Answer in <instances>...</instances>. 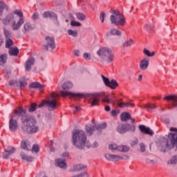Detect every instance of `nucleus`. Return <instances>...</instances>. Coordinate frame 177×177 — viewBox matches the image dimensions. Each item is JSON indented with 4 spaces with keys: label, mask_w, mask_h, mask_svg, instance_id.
I'll return each instance as SVG.
<instances>
[{
    "label": "nucleus",
    "mask_w": 177,
    "mask_h": 177,
    "mask_svg": "<svg viewBox=\"0 0 177 177\" xmlns=\"http://www.w3.org/2000/svg\"><path fill=\"white\" fill-rule=\"evenodd\" d=\"M60 95H62L64 97L65 96H69V97H73L74 99H84L85 97V94L84 93H74L69 91H61Z\"/></svg>",
    "instance_id": "9d476101"
},
{
    "label": "nucleus",
    "mask_w": 177,
    "mask_h": 177,
    "mask_svg": "<svg viewBox=\"0 0 177 177\" xmlns=\"http://www.w3.org/2000/svg\"><path fill=\"white\" fill-rule=\"evenodd\" d=\"M145 55H146L147 56H149V57H153V56H154V51H153L152 53H150V50L145 48L143 50Z\"/></svg>",
    "instance_id": "8fccbe9b"
},
{
    "label": "nucleus",
    "mask_w": 177,
    "mask_h": 177,
    "mask_svg": "<svg viewBox=\"0 0 177 177\" xmlns=\"http://www.w3.org/2000/svg\"><path fill=\"white\" fill-rule=\"evenodd\" d=\"M30 89H39V91H42L44 89V85L41 84V83L35 82L31 83L29 85Z\"/></svg>",
    "instance_id": "b1692460"
},
{
    "label": "nucleus",
    "mask_w": 177,
    "mask_h": 177,
    "mask_svg": "<svg viewBox=\"0 0 177 177\" xmlns=\"http://www.w3.org/2000/svg\"><path fill=\"white\" fill-rule=\"evenodd\" d=\"M10 56H17L19 55V48L17 47H12L8 50Z\"/></svg>",
    "instance_id": "c85d7f7f"
},
{
    "label": "nucleus",
    "mask_w": 177,
    "mask_h": 177,
    "mask_svg": "<svg viewBox=\"0 0 177 177\" xmlns=\"http://www.w3.org/2000/svg\"><path fill=\"white\" fill-rule=\"evenodd\" d=\"M86 131L88 135H92L95 132V127L92 124L86 125Z\"/></svg>",
    "instance_id": "7c9ffc66"
},
{
    "label": "nucleus",
    "mask_w": 177,
    "mask_h": 177,
    "mask_svg": "<svg viewBox=\"0 0 177 177\" xmlns=\"http://www.w3.org/2000/svg\"><path fill=\"white\" fill-rule=\"evenodd\" d=\"M104 17H106V13H104V12H101L100 19L102 23H104Z\"/></svg>",
    "instance_id": "4d7b16f0"
},
{
    "label": "nucleus",
    "mask_w": 177,
    "mask_h": 177,
    "mask_svg": "<svg viewBox=\"0 0 177 177\" xmlns=\"http://www.w3.org/2000/svg\"><path fill=\"white\" fill-rule=\"evenodd\" d=\"M13 20H15V15L10 13L7 15L5 18L1 19V22L3 26H9V24H10Z\"/></svg>",
    "instance_id": "dca6fc26"
},
{
    "label": "nucleus",
    "mask_w": 177,
    "mask_h": 177,
    "mask_svg": "<svg viewBox=\"0 0 177 177\" xmlns=\"http://www.w3.org/2000/svg\"><path fill=\"white\" fill-rule=\"evenodd\" d=\"M145 161L147 164H156V161H154V160H151L149 158H146Z\"/></svg>",
    "instance_id": "0e129e2a"
},
{
    "label": "nucleus",
    "mask_w": 177,
    "mask_h": 177,
    "mask_svg": "<svg viewBox=\"0 0 177 177\" xmlns=\"http://www.w3.org/2000/svg\"><path fill=\"white\" fill-rule=\"evenodd\" d=\"M71 88H73V84L71 82H66L62 84V89L64 91L71 89Z\"/></svg>",
    "instance_id": "4c0bfd02"
},
{
    "label": "nucleus",
    "mask_w": 177,
    "mask_h": 177,
    "mask_svg": "<svg viewBox=\"0 0 177 177\" xmlns=\"http://www.w3.org/2000/svg\"><path fill=\"white\" fill-rule=\"evenodd\" d=\"M15 15H17L19 16V19L17 22L16 21H13L11 24V28L12 31H17L18 30H20V27L24 24V18L23 12L21 10H16L14 12Z\"/></svg>",
    "instance_id": "0eeeda50"
},
{
    "label": "nucleus",
    "mask_w": 177,
    "mask_h": 177,
    "mask_svg": "<svg viewBox=\"0 0 177 177\" xmlns=\"http://www.w3.org/2000/svg\"><path fill=\"white\" fill-rule=\"evenodd\" d=\"M12 45H13V40L12 39H6V48L9 49Z\"/></svg>",
    "instance_id": "a18cd8bd"
},
{
    "label": "nucleus",
    "mask_w": 177,
    "mask_h": 177,
    "mask_svg": "<svg viewBox=\"0 0 177 177\" xmlns=\"http://www.w3.org/2000/svg\"><path fill=\"white\" fill-rule=\"evenodd\" d=\"M102 78L103 80V82L104 84L108 86V88H110L111 89H117V87H118V82H117V80H109L108 77H106L104 75H102Z\"/></svg>",
    "instance_id": "6e6552de"
},
{
    "label": "nucleus",
    "mask_w": 177,
    "mask_h": 177,
    "mask_svg": "<svg viewBox=\"0 0 177 177\" xmlns=\"http://www.w3.org/2000/svg\"><path fill=\"white\" fill-rule=\"evenodd\" d=\"M26 114V111L21 108L15 110L14 112V115H17L18 117H21Z\"/></svg>",
    "instance_id": "473e14b6"
},
{
    "label": "nucleus",
    "mask_w": 177,
    "mask_h": 177,
    "mask_svg": "<svg viewBox=\"0 0 177 177\" xmlns=\"http://www.w3.org/2000/svg\"><path fill=\"white\" fill-rule=\"evenodd\" d=\"M136 127L133 124H126V132H135Z\"/></svg>",
    "instance_id": "e433bc0d"
},
{
    "label": "nucleus",
    "mask_w": 177,
    "mask_h": 177,
    "mask_svg": "<svg viewBox=\"0 0 177 177\" xmlns=\"http://www.w3.org/2000/svg\"><path fill=\"white\" fill-rule=\"evenodd\" d=\"M149 63H150V58L145 57L140 62V68L142 71H145V70H147V67H149Z\"/></svg>",
    "instance_id": "a211bd4d"
},
{
    "label": "nucleus",
    "mask_w": 177,
    "mask_h": 177,
    "mask_svg": "<svg viewBox=\"0 0 177 177\" xmlns=\"http://www.w3.org/2000/svg\"><path fill=\"white\" fill-rule=\"evenodd\" d=\"M102 103H107V104H110V103H114V100L106 96L105 98H102Z\"/></svg>",
    "instance_id": "de8ad7c7"
},
{
    "label": "nucleus",
    "mask_w": 177,
    "mask_h": 177,
    "mask_svg": "<svg viewBox=\"0 0 177 177\" xmlns=\"http://www.w3.org/2000/svg\"><path fill=\"white\" fill-rule=\"evenodd\" d=\"M43 18L44 19H51V20H53L54 23L55 24H59V21H57V15L53 12H50L49 11H46L43 14Z\"/></svg>",
    "instance_id": "4468645a"
},
{
    "label": "nucleus",
    "mask_w": 177,
    "mask_h": 177,
    "mask_svg": "<svg viewBox=\"0 0 177 177\" xmlns=\"http://www.w3.org/2000/svg\"><path fill=\"white\" fill-rule=\"evenodd\" d=\"M17 86L20 89H24L27 86V82L26 80H19L17 83Z\"/></svg>",
    "instance_id": "2f4dec72"
},
{
    "label": "nucleus",
    "mask_w": 177,
    "mask_h": 177,
    "mask_svg": "<svg viewBox=\"0 0 177 177\" xmlns=\"http://www.w3.org/2000/svg\"><path fill=\"white\" fill-rule=\"evenodd\" d=\"M15 15H17L19 16V19L17 22L16 21H13L11 24V28L12 31H17L18 30H20V27L24 24V18L23 12L21 10H16L14 12Z\"/></svg>",
    "instance_id": "423d86ee"
},
{
    "label": "nucleus",
    "mask_w": 177,
    "mask_h": 177,
    "mask_svg": "<svg viewBox=\"0 0 177 177\" xmlns=\"http://www.w3.org/2000/svg\"><path fill=\"white\" fill-rule=\"evenodd\" d=\"M86 168V166L84 165H77L74 166V171H82V169H85Z\"/></svg>",
    "instance_id": "37998d69"
},
{
    "label": "nucleus",
    "mask_w": 177,
    "mask_h": 177,
    "mask_svg": "<svg viewBox=\"0 0 177 177\" xmlns=\"http://www.w3.org/2000/svg\"><path fill=\"white\" fill-rule=\"evenodd\" d=\"M3 32L6 39H10V37H12V32L4 28Z\"/></svg>",
    "instance_id": "49530a36"
},
{
    "label": "nucleus",
    "mask_w": 177,
    "mask_h": 177,
    "mask_svg": "<svg viewBox=\"0 0 177 177\" xmlns=\"http://www.w3.org/2000/svg\"><path fill=\"white\" fill-rule=\"evenodd\" d=\"M19 128V123L17 120L15 119V115H11V118L9 121V129L11 132H16Z\"/></svg>",
    "instance_id": "ddd939ff"
},
{
    "label": "nucleus",
    "mask_w": 177,
    "mask_h": 177,
    "mask_svg": "<svg viewBox=\"0 0 177 177\" xmlns=\"http://www.w3.org/2000/svg\"><path fill=\"white\" fill-rule=\"evenodd\" d=\"M32 30H34V25L31 24L30 22H27L24 25L22 32L26 34L27 31H32Z\"/></svg>",
    "instance_id": "bb28decb"
},
{
    "label": "nucleus",
    "mask_w": 177,
    "mask_h": 177,
    "mask_svg": "<svg viewBox=\"0 0 177 177\" xmlns=\"http://www.w3.org/2000/svg\"><path fill=\"white\" fill-rule=\"evenodd\" d=\"M45 39L47 44L44 45V49H46V50H49V48H50L52 50H54V49H56V43H55L54 37L46 36Z\"/></svg>",
    "instance_id": "1a4fd4ad"
},
{
    "label": "nucleus",
    "mask_w": 177,
    "mask_h": 177,
    "mask_svg": "<svg viewBox=\"0 0 177 177\" xmlns=\"http://www.w3.org/2000/svg\"><path fill=\"white\" fill-rule=\"evenodd\" d=\"M106 127H107V124H106V122H104L101 124L97 125L95 129H97V131H98L99 132H102V131L106 129Z\"/></svg>",
    "instance_id": "ea45409f"
},
{
    "label": "nucleus",
    "mask_w": 177,
    "mask_h": 177,
    "mask_svg": "<svg viewBox=\"0 0 177 177\" xmlns=\"http://www.w3.org/2000/svg\"><path fill=\"white\" fill-rule=\"evenodd\" d=\"M6 8V4L3 1H0V16L3 13V9Z\"/></svg>",
    "instance_id": "09e8293b"
},
{
    "label": "nucleus",
    "mask_w": 177,
    "mask_h": 177,
    "mask_svg": "<svg viewBox=\"0 0 177 177\" xmlns=\"http://www.w3.org/2000/svg\"><path fill=\"white\" fill-rule=\"evenodd\" d=\"M116 21H118L116 26H124V24H125V17H124V15L120 13V11L118 12Z\"/></svg>",
    "instance_id": "393cba45"
},
{
    "label": "nucleus",
    "mask_w": 177,
    "mask_h": 177,
    "mask_svg": "<svg viewBox=\"0 0 177 177\" xmlns=\"http://www.w3.org/2000/svg\"><path fill=\"white\" fill-rule=\"evenodd\" d=\"M16 151V149L13 147H8L7 149H6L3 152V158L4 160H9V156H12Z\"/></svg>",
    "instance_id": "2eb2a0df"
},
{
    "label": "nucleus",
    "mask_w": 177,
    "mask_h": 177,
    "mask_svg": "<svg viewBox=\"0 0 177 177\" xmlns=\"http://www.w3.org/2000/svg\"><path fill=\"white\" fill-rule=\"evenodd\" d=\"M75 16L77 20H80L81 21H84L86 19V16L82 12H77L75 13Z\"/></svg>",
    "instance_id": "f704fd0d"
},
{
    "label": "nucleus",
    "mask_w": 177,
    "mask_h": 177,
    "mask_svg": "<svg viewBox=\"0 0 177 177\" xmlns=\"http://www.w3.org/2000/svg\"><path fill=\"white\" fill-rule=\"evenodd\" d=\"M21 149H24V150H27L28 151L31 150V145H30V142L27 140L21 141Z\"/></svg>",
    "instance_id": "a878e982"
},
{
    "label": "nucleus",
    "mask_w": 177,
    "mask_h": 177,
    "mask_svg": "<svg viewBox=\"0 0 177 177\" xmlns=\"http://www.w3.org/2000/svg\"><path fill=\"white\" fill-rule=\"evenodd\" d=\"M73 53L75 56L80 57V50H74Z\"/></svg>",
    "instance_id": "338daca9"
},
{
    "label": "nucleus",
    "mask_w": 177,
    "mask_h": 177,
    "mask_svg": "<svg viewBox=\"0 0 177 177\" xmlns=\"http://www.w3.org/2000/svg\"><path fill=\"white\" fill-rule=\"evenodd\" d=\"M169 130L171 132H176V133H177V128L176 127H171Z\"/></svg>",
    "instance_id": "774afa93"
},
{
    "label": "nucleus",
    "mask_w": 177,
    "mask_h": 177,
    "mask_svg": "<svg viewBox=\"0 0 177 177\" xmlns=\"http://www.w3.org/2000/svg\"><path fill=\"white\" fill-rule=\"evenodd\" d=\"M139 129L142 132V133H145V135H149L150 136H153L154 135V132L150 127H147L145 125H140Z\"/></svg>",
    "instance_id": "f3484780"
},
{
    "label": "nucleus",
    "mask_w": 177,
    "mask_h": 177,
    "mask_svg": "<svg viewBox=\"0 0 177 177\" xmlns=\"http://www.w3.org/2000/svg\"><path fill=\"white\" fill-rule=\"evenodd\" d=\"M32 151L35 153H39V147L38 146V145L35 144L33 145L32 147Z\"/></svg>",
    "instance_id": "864d4df0"
},
{
    "label": "nucleus",
    "mask_w": 177,
    "mask_h": 177,
    "mask_svg": "<svg viewBox=\"0 0 177 177\" xmlns=\"http://www.w3.org/2000/svg\"><path fill=\"white\" fill-rule=\"evenodd\" d=\"M37 19H39V14L36 12L32 15V20H37Z\"/></svg>",
    "instance_id": "13d9d810"
},
{
    "label": "nucleus",
    "mask_w": 177,
    "mask_h": 177,
    "mask_svg": "<svg viewBox=\"0 0 177 177\" xmlns=\"http://www.w3.org/2000/svg\"><path fill=\"white\" fill-rule=\"evenodd\" d=\"M175 146H177V133H169L167 139L163 138L159 141L158 147L160 149V151L165 153L167 149L171 150V149H174Z\"/></svg>",
    "instance_id": "7ed1b4c3"
},
{
    "label": "nucleus",
    "mask_w": 177,
    "mask_h": 177,
    "mask_svg": "<svg viewBox=\"0 0 177 177\" xmlns=\"http://www.w3.org/2000/svg\"><path fill=\"white\" fill-rule=\"evenodd\" d=\"M7 60L8 57L6 56V54L0 55V66H3Z\"/></svg>",
    "instance_id": "c9c22d12"
},
{
    "label": "nucleus",
    "mask_w": 177,
    "mask_h": 177,
    "mask_svg": "<svg viewBox=\"0 0 177 177\" xmlns=\"http://www.w3.org/2000/svg\"><path fill=\"white\" fill-rule=\"evenodd\" d=\"M83 57H84V59H86V60H91V54H89L88 53H85L83 55Z\"/></svg>",
    "instance_id": "e2e57ef3"
},
{
    "label": "nucleus",
    "mask_w": 177,
    "mask_h": 177,
    "mask_svg": "<svg viewBox=\"0 0 177 177\" xmlns=\"http://www.w3.org/2000/svg\"><path fill=\"white\" fill-rule=\"evenodd\" d=\"M140 147L142 153H145V151H146V145H145L144 143H140Z\"/></svg>",
    "instance_id": "052dcab7"
},
{
    "label": "nucleus",
    "mask_w": 177,
    "mask_h": 177,
    "mask_svg": "<svg viewBox=\"0 0 177 177\" xmlns=\"http://www.w3.org/2000/svg\"><path fill=\"white\" fill-rule=\"evenodd\" d=\"M117 131L119 133H125L127 132L126 124H119L117 128Z\"/></svg>",
    "instance_id": "c756f323"
},
{
    "label": "nucleus",
    "mask_w": 177,
    "mask_h": 177,
    "mask_svg": "<svg viewBox=\"0 0 177 177\" xmlns=\"http://www.w3.org/2000/svg\"><path fill=\"white\" fill-rule=\"evenodd\" d=\"M177 162V156H174L171 158L170 160V164H176Z\"/></svg>",
    "instance_id": "680f3d73"
},
{
    "label": "nucleus",
    "mask_w": 177,
    "mask_h": 177,
    "mask_svg": "<svg viewBox=\"0 0 177 177\" xmlns=\"http://www.w3.org/2000/svg\"><path fill=\"white\" fill-rule=\"evenodd\" d=\"M57 96H59V95L53 93L51 94L53 100L42 101V102L38 105L39 109H41V107H44V106H46V107H48V111H53V110H55L57 107V100H56V97H57Z\"/></svg>",
    "instance_id": "20e7f679"
},
{
    "label": "nucleus",
    "mask_w": 177,
    "mask_h": 177,
    "mask_svg": "<svg viewBox=\"0 0 177 177\" xmlns=\"http://www.w3.org/2000/svg\"><path fill=\"white\" fill-rule=\"evenodd\" d=\"M68 35H71L72 37H78V31L73 30L71 29L68 30Z\"/></svg>",
    "instance_id": "c03bdc74"
},
{
    "label": "nucleus",
    "mask_w": 177,
    "mask_h": 177,
    "mask_svg": "<svg viewBox=\"0 0 177 177\" xmlns=\"http://www.w3.org/2000/svg\"><path fill=\"white\" fill-rule=\"evenodd\" d=\"M163 100H167V102L172 100L173 107H177V95H167L163 98Z\"/></svg>",
    "instance_id": "412c9836"
},
{
    "label": "nucleus",
    "mask_w": 177,
    "mask_h": 177,
    "mask_svg": "<svg viewBox=\"0 0 177 177\" xmlns=\"http://www.w3.org/2000/svg\"><path fill=\"white\" fill-rule=\"evenodd\" d=\"M21 157L22 160H26V161H28L29 162L34 161V158L24 154V152L21 153Z\"/></svg>",
    "instance_id": "72a5a7b5"
},
{
    "label": "nucleus",
    "mask_w": 177,
    "mask_h": 177,
    "mask_svg": "<svg viewBox=\"0 0 177 177\" xmlns=\"http://www.w3.org/2000/svg\"><path fill=\"white\" fill-rule=\"evenodd\" d=\"M109 150H118V151H123L124 153H127V151H129V147L120 145L118 146L115 144H111L109 145Z\"/></svg>",
    "instance_id": "f8f14e48"
},
{
    "label": "nucleus",
    "mask_w": 177,
    "mask_h": 177,
    "mask_svg": "<svg viewBox=\"0 0 177 177\" xmlns=\"http://www.w3.org/2000/svg\"><path fill=\"white\" fill-rule=\"evenodd\" d=\"M72 143L76 147V149H82L85 148V146L87 149H91V145L86 138V134L85 131L82 130H75L72 133Z\"/></svg>",
    "instance_id": "f257e3e1"
},
{
    "label": "nucleus",
    "mask_w": 177,
    "mask_h": 177,
    "mask_svg": "<svg viewBox=\"0 0 177 177\" xmlns=\"http://www.w3.org/2000/svg\"><path fill=\"white\" fill-rule=\"evenodd\" d=\"M21 120L23 124L21 129L24 132L26 133H37L39 130V128L37 126V120L33 116H23Z\"/></svg>",
    "instance_id": "f03ea898"
},
{
    "label": "nucleus",
    "mask_w": 177,
    "mask_h": 177,
    "mask_svg": "<svg viewBox=\"0 0 177 177\" xmlns=\"http://www.w3.org/2000/svg\"><path fill=\"white\" fill-rule=\"evenodd\" d=\"M8 84L10 86H17V81L16 80H10Z\"/></svg>",
    "instance_id": "bf43d9fd"
},
{
    "label": "nucleus",
    "mask_w": 177,
    "mask_h": 177,
    "mask_svg": "<svg viewBox=\"0 0 177 177\" xmlns=\"http://www.w3.org/2000/svg\"><path fill=\"white\" fill-rule=\"evenodd\" d=\"M145 28L148 31H151V30H153V28H154V24H147Z\"/></svg>",
    "instance_id": "5fc2aeb1"
},
{
    "label": "nucleus",
    "mask_w": 177,
    "mask_h": 177,
    "mask_svg": "<svg viewBox=\"0 0 177 177\" xmlns=\"http://www.w3.org/2000/svg\"><path fill=\"white\" fill-rule=\"evenodd\" d=\"M110 35H121V31H120L118 29L112 28L110 30Z\"/></svg>",
    "instance_id": "a19ab883"
},
{
    "label": "nucleus",
    "mask_w": 177,
    "mask_h": 177,
    "mask_svg": "<svg viewBox=\"0 0 177 177\" xmlns=\"http://www.w3.org/2000/svg\"><path fill=\"white\" fill-rule=\"evenodd\" d=\"M102 97H104V93H97L91 95V98L93 100L91 106H99V102L102 100Z\"/></svg>",
    "instance_id": "9b49d317"
},
{
    "label": "nucleus",
    "mask_w": 177,
    "mask_h": 177,
    "mask_svg": "<svg viewBox=\"0 0 177 177\" xmlns=\"http://www.w3.org/2000/svg\"><path fill=\"white\" fill-rule=\"evenodd\" d=\"M35 59L33 57H30L25 64V68L26 71H31V66H34Z\"/></svg>",
    "instance_id": "aec40b11"
},
{
    "label": "nucleus",
    "mask_w": 177,
    "mask_h": 177,
    "mask_svg": "<svg viewBox=\"0 0 177 177\" xmlns=\"http://www.w3.org/2000/svg\"><path fill=\"white\" fill-rule=\"evenodd\" d=\"M105 158L108 160V161H120V160H122L124 158H122L121 156L118 155H111L110 153H106L105 154Z\"/></svg>",
    "instance_id": "6ab92c4d"
},
{
    "label": "nucleus",
    "mask_w": 177,
    "mask_h": 177,
    "mask_svg": "<svg viewBox=\"0 0 177 177\" xmlns=\"http://www.w3.org/2000/svg\"><path fill=\"white\" fill-rule=\"evenodd\" d=\"M120 120L121 121L125 122L129 120H131V114L128 112H124L120 115Z\"/></svg>",
    "instance_id": "cd10ccee"
},
{
    "label": "nucleus",
    "mask_w": 177,
    "mask_h": 177,
    "mask_svg": "<svg viewBox=\"0 0 177 177\" xmlns=\"http://www.w3.org/2000/svg\"><path fill=\"white\" fill-rule=\"evenodd\" d=\"M97 55H98L100 57H102V59L106 60L108 63H111V62H113V59H114L113 51L107 47H101L97 51Z\"/></svg>",
    "instance_id": "39448f33"
},
{
    "label": "nucleus",
    "mask_w": 177,
    "mask_h": 177,
    "mask_svg": "<svg viewBox=\"0 0 177 177\" xmlns=\"http://www.w3.org/2000/svg\"><path fill=\"white\" fill-rule=\"evenodd\" d=\"M55 165L56 167H59V168H62L63 169H67V163H66V160L58 158L55 160Z\"/></svg>",
    "instance_id": "5701e85b"
},
{
    "label": "nucleus",
    "mask_w": 177,
    "mask_h": 177,
    "mask_svg": "<svg viewBox=\"0 0 177 177\" xmlns=\"http://www.w3.org/2000/svg\"><path fill=\"white\" fill-rule=\"evenodd\" d=\"M157 106L154 104L148 103L145 105V109H147L148 111H151L153 109H156Z\"/></svg>",
    "instance_id": "79ce46f5"
},
{
    "label": "nucleus",
    "mask_w": 177,
    "mask_h": 177,
    "mask_svg": "<svg viewBox=\"0 0 177 177\" xmlns=\"http://www.w3.org/2000/svg\"><path fill=\"white\" fill-rule=\"evenodd\" d=\"M111 13L113 14L112 15H111V17H110L111 23V24H115V26H116V24L118 23L117 21V19L118 17L119 11L118 10H111Z\"/></svg>",
    "instance_id": "4be33fe9"
},
{
    "label": "nucleus",
    "mask_w": 177,
    "mask_h": 177,
    "mask_svg": "<svg viewBox=\"0 0 177 177\" xmlns=\"http://www.w3.org/2000/svg\"><path fill=\"white\" fill-rule=\"evenodd\" d=\"M72 177H89V174H88V173L83 172V173H81L79 175L73 176Z\"/></svg>",
    "instance_id": "6e6d98bb"
},
{
    "label": "nucleus",
    "mask_w": 177,
    "mask_h": 177,
    "mask_svg": "<svg viewBox=\"0 0 177 177\" xmlns=\"http://www.w3.org/2000/svg\"><path fill=\"white\" fill-rule=\"evenodd\" d=\"M111 114L112 117H117L118 115V113H117V111L115 110H112Z\"/></svg>",
    "instance_id": "69168bd1"
},
{
    "label": "nucleus",
    "mask_w": 177,
    "mask_h": 177,
    "mask_svg": "<svg viewBox=\"0 0 177 177\" xmlns=\"http://www.w3.org/2000/svg\"><path fill=\"white\" fill-rule=\"evenodd\" d=\"M71 26L72 27H81L82 24L80 23V21L73 20L71 21Z\"/></svg>",
    "instance_id": "3c124183"
},
{
    "label": "nucleus",
    "mask_w": 177,
    "mask_h": 177,
    "mask_svg": "<svg viewBox=\"0 0 177 177\" xmlns=\"http://www.w3.org/2000/svg\"><path fill=\"white\" fill-rule=\"evenodd\" d=\"M133 44V40L132 39H130L129 40H127L123 44V47H128V46H131V45Z\"/></svg>",
    "instance_id": "603ef678"
},
{
    "label": "nucleus",
    "mask_w": 177,
    "mask_h": 177,
    "mask_svg": "<svg viewBox=\"0 0 177 177\" xmlns=\"http://www.w3.org/2000/svg\"><path fill=\"white\" fill-rule=\"evenodd\" d=\"M37 107L39 109V106H38V105H37L35 103H32L28 109V112L34 113V111L37 110Z\"/></svg>",
    "instance_id": "58836bf2"
}]
</instances>
